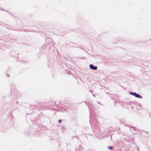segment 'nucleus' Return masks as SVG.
Returning <instances> with one entry per match:
<instances>
[{
    "mask_svg": "<svg viewBox=\"0 0 151 151\" xmlns=\"http://www.w3.org/2000/svg\"><path fill=\"white\" fill-rule=\"evenodd\" d=\"M62 122V120H61V119H60V120H59V121H58V122H59V123H61Z\"/></svg>",
    "mask_w": 151,
    "mask_h": 151,
    "instance_id": "nucleus-4",
    "label": "nucleus"
},
{
    "mask_svg": "<svg viewBox=\"0 0 151 151\" xmlns=\"http://www.w3.org/2000/svg\"><path fill=\"white\" fill-rule=\"evenodd\" d=\"M90 68L92 70H96L97 69V67L94 66L93 65L91 64L89 65Z\"/></svg>",
    "mask_w": 151,
    "mask_h": 151,
    "instance_id": "nucleus-2",
    "label": "nucleus"
},
{
    "mask_svg": "<svg viewBox=\"0 0 151 151\" xmlns=\"http://www.w3.org/2000/svg\"><path fill=\"white\" fill-rule=\"evenodd\" d=\"M108 148L109 150L112 149L113 147L111 146H109L108 147Z\"/></svg>",
    "mask_w": 151,
    "mask_h": 151,
    "instance_id": "nucleus-3",
    "label": "nucleus"
},
{
    "mask_svg": "<svg viewBox=\"0 0 151 151\" xmlns=\"http://www.w3.org/2000/svg\"><path fill=\"white\" fill-rule=\"evenodd\" d=\"M130 94L136 97L139 98H142V97L140 95L138 94H137L136 93L131 92L130 93Z\"/></svg>",
    "mask_w": 151,
    "mask_h": 151,
    "instance_id": "nucleus-1",
    "label": "nucleus"
}]
</instances>
